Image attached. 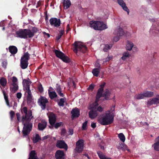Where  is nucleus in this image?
Here are the masks:
<instances>
[{"label":"nucleus","mask_w":159,"mask_h":159,"mask_svg":"<svg viewBox=\"0 0 159 159\" xmlns=\"http://www.w3.org/2000/svg\"><path fill=\"white\" fill-rule=\"evenodd\" d=\"M22 114H24L22 116V121L24 125L22 133L24 136L28 135L31 130L32 128V123L30 122L31 120L33 118L32 115V111L28 110L27 107H24L21 109Z\"/></svg>","instance_id":"nucleus-1"},{"label":"nucleus","mask_w":159,"mask_h":159,"mask_svg":"<svg viewBox=\"0 0 159 159\" xmlns=\"http://www.w3.org/2000/svg\"><path fill=\"white\" fill-rule=\"evenodd\" d=\"M114 116L110 112L103 114L98 119V122L102 125H106L111 124L113 121Z\"/></svg>","instance_id":"nucleus-2"},{"label":"nucleus","mask_w":159,"mask_h":159,"mask_svg":"<svg viewBox=\"0 0 159 159\" xmlns=\"http://www.w3.org/2000/svg\"><path fill=\"white\" fill-rule=\"evenodd\" d=\"M89 26L95 30L102 31L107 29V27L103 21L92 20L89 23Z\"/></svg>","instance_id":"nucleus-3"},{"label":"nucleus","mask_w":159,"mask_h":159,"mask_svg":"<svg viewBox=\"0 0 159 159\" xmlns=\"http://www.w3.org/2000/svg\"><path fill=\"white\" fill-rule=\"evenodd\" d=\"M31 82L29 79L28 80L24 79L23 81V89L25 91V93H27L28 95L27 96L28 102H30L32 99V95L31 91L30 89V86Z\"/></svg>","instance_id":"nucleus-4"},{"label":"nucleus","mask_w":159,"mask_h":159,"mask_svg":"<svg viewBox=\"0 0 159 159\" xmlns=\"http://www.w3.org/2000/svg\"><path fill=\"white\" fill-rule=\"evenodd\" d=\"M17 37L21 38L27 39L31 38L33 35V34L31 32V30L30 29H24L18 30L16 32Z\"/></svg>","instance_id":"nucleus-5"},{"label":"nucleus","mask_w":159,"mask_h":159,"mask_svg":"<svg viewBox=\"0 0 159 159\" xmlns=\"http://www.w3.org/2000/svg\"><path fill=\"white\" fill-rule=\"evenodd\" d=\"M74 52L76 53L78 52H80L83 53L86 52L87 51V48L85 45L79 42H75L74 43Z\"/></svg>","instance_id":"nucleus-6"},{"label":"nucleus","mask_w":159,"mask_h":159,"mask_svg":"<svg viewBox=\"0 0 159 159\" xmlns=\"http://www.w3.org/2000/svg\"><path fill=\"white\" fill-rule=\"evenodd\" d=\"M54 52L56 56L61 59L64 62L69 63L70 62V61L69 58L62 52L55 49Z\"/></svg>","instance_id":"nucleus-7"},{"label":"nucleus","mask_w":159,"mask_h":159,"mask_svg":"<svg viewBox=\"0 0 159 159\" xmlns=\"http://www.w3.org/2000/svg\"><path fill=\"white\" fill-rule=\"evenodd\" d=\"M113 34L116 35V36L114 37L113 40L115 42H117L120 39V37L122 36L124 34L126 35V33H125V32L123 29L119 27L118 29H116L115 30Z\"/></svg>","instance_id":"nucleus-8"},{"label":"nucleus","mask_w":159,"mask_h":159,"mask_svg":"<svg viewBox=\"0 0 159 159\" xmlns=\"http://www.w3.org/2000/svg\"><path fill=\"white\" fill-rule=\"evenodd\" d=\"M38 103L42 110H44L46 108V104L48 103V99L45 97L41 96L38 99Z\"/></svg>","instance_id":"nucleus-9"},{"label":"nucleus","mask_w":159,"mask_h":159,"mask_svg":"<svg viewBox=\"0 0 159 159\" xmlns=\"http://www.w3.org/2000/svg\"><path fill=\"white\" fill-rule=\"evenodd\" d=\"M84 146V141L83 139L79 140L76 144L75 151L78 153H80L82 152Z\"/></svg>","instance_id":"nucleus-10"},{"label":"nucleus","mask_w":159,"mask_h":159,"mask_svg":"<svg viewBox=\"0 0 159 159\" xmlns=\"http://www.w3.org/2000/svg\"><path fill=\"white\" fill-rule=\"evenodd\" d=\"M159 104V95H157L156 97L149 99L147 102L148 107H149L153 104Z\"/></svg>","instance_id":"nucleus-11"},{"label":"nucleus","mask_w":159,"mask_h":159,"mask_svg":"<svg viewBox=\"0 0 159 159\" xmlns=\"http://www.w3.org/2000/svg\"><path fill=\"white\" fill-rule=\"evenodd\" d=\"M49 22L52 25L58 27L61 25V20L59 19L56 18H52L49 20Z\"/></svg>","instance_id":"nucleus-12"},{"label":"nucleus","mask_w":159,"mask_h":159,"mask_svg":"<svg viewBox=\"0 0 159 159\" xmlns=\"http://www.w3.org/2000/svg\"><path fill=\"white\" fill-rule=\"evenodd\" d=\"M65 154L62 150H58L56 151L55 154L56 159H64Z\"/></svg>","instance_id":"nucleus-13"},{"label":"nucleus","mask_w":159,"mask_h":159,"mask_svg":"<svg viewBox=\"0 0 159 159\" xmlns=\"http://www.w3.org/2000/svg\"><path fill=\"white\" fill-rule=\"evenodd\" d=\"M49 122L52 126H53L56 121V117L55 114L51 113L48 116Z\"/></svg>","instance_id":"nucleus-14"},{"label":"nucleus","mask_w":159,"mask_h":159,"mask_svg":"<svg viewBox=\"0 0 159 159\" xmlns=\"http://www.w3.org/2000/svg\"><path fill=\"white\" fill-rule=\"evenodd\" d=\"M56 147L61 148H64L66 150L68 149L67 144L63 140H59L57 142Z\"/></svg>","instance_id":"nucleus-15"},{"label":"nucleus","mask_w":159,"mask_h":159,"mask_svg":"<svg viewBox=\"0 0 159 159\" xmlns=\"http://www.w3.org/2000/svg\"><path fill=\"white\" fill-rule=\"evenodd\" d=\"M47 122L44 120L41 121L38 123V129L40 131H43L47 127Z\"/></svg>","instance_id":"nucleus-16"},{"label":"nucleus","mask_w":159,"mask_h":159,"mask_svg":"<svg viewBox=\"0 0 159 159\" xmlns=\"http://www.w3.org/2000/svg\"><path fill=\"white\" fill-rule=\"evenodd\" d=\"M71 117L72 119L78 117L80 115V111L79 109L77 108L72 110L71 111Z\"/></svg>","instance_id":"nucleus-17"},{"label":"nucleus","mask_w":159,"mask_h":159,"mask_svg":"<svg viewBox=\"0 0 159 159\" xmlns=\"http://www.w3.org/2000/svg\"><path fill=\"white\" fill-rule=\"evenodd\" d=\"M30 59V55L28 52L24 53V55L21 57L20 62L28 63V60Z\"/></svg>","instance_id":"nucleus-18"},{"label":"nucleus","mask_w":159,"mask_h":159,"mask_svg":"<svg viewBox=\"0 0 159 159\" xmlns=\"http://www.w3.org/2000/svg\"><path fill=\"white\" fill-rule=\"evenodd\" d=\"M118 3L122 7L123 10L127 11L128 14L129 13V9L126 6V4L123 0H117Z\"/></svg>","instance_id":"nucleus-19"},{"label":"nucleus","mask_w":159,"mask_h":159,"mask_svg":"<svg viewBox=\"0 0 159 159\" xmlns=\"http://www.w3.org/2000/svg\"><path fill=\"white\" fill-rule=\"evenodd\" d=\"M55 90L58 95L61 97H63L64 95L62 93V89L60 84H57L56 85Z\"/></svg>","instance_id":"nucleus-20"},{"label":"nucleus","mask_w":159,"mask_h":159,"mask_svg":"<svg viewBox=\"0 0 159 159\" xmlns=\"http://www.w3.org/2000/svg\"><path fill=\"white\" fill-rule=\"evenodd\" d=\"M89 117L91 119L95 118L98 115V113L96 110H91L89 112Z\"/></svg>","instance_id":"nucleus-21"},{"label":"nucleus","mask_w":159,"mask_h":159,"mask_svg":"<svg viewBox=\"0 0 159 159\" xmlns=\"http://www.w3.org/2000/svg\"><path fill=\"white\" fill-rule=\"evenodd\" d=\"M8 49L9 52L13 55L16 54L18 51L17 48L14 46H10L8 48Z\"/></svg>","instance_id":"nucleus-22"},{"label":"nucleus","mask_w":159,"mask_h":159,"mask_svg":"<svg viewBox=\"0 0 159 159\" xmlns=\"http://www.w3.org/2000/svg\"><path fill=\"white\" fill-rule=\"evenodd\" d=\"M63 5L65 9L68 8L71 5V2L70 0H63Z\"/></svg>","instance_id":"nucleus-23"},{"label":"nucleus","mask_w":159,"mask_h":159,"mask_svg":"<svg viewBox=\"0 0 159 159\" xmlns=\"http://www.w3.org/2000/svg\"><path fill=\"white\" fill-rule=\"evenodd\" d=\"M110 93L109 90L106 89L103 94L102 97H104L106 100H108L110 97Z\"/></svg>","instance_id":"nucleus-24"},{"label":"nucleus","mask_w":159,"mask_h":159,"mask_svg":"<svg viewBox=\"0 0 159 159\" xmlns=\"http://www.w3.org/2000/svg\"><path fill=\"white\" fill-rule=\"evenodd\" d=\"M48 94L49 97L51 99H53L57 97L56 93L54 91H50L48 90Z\"/></svg>","instance_id":"nucleus-25"},{"label":"nucleus","mask_w":159,"mask_h":159,"mask_svg":"<svg viewBox=\"0 0 159 159\" xmlns=\"http://www.w3.org/2000/svg\"><path fill=\"white\" fill-rule=\"evenodd\" d=\"M29 155L30 157L29 158H30V159H38L35 151H31Z\"/></svg>","instance_id":"nucleus-26"},{"label":"nucleus","mask_w":159,"mask_h":159,"mask_svg":"<svg viewBox=\"0 0 159 159\" xmlns=\"http://www.w3.org/2000/svg\"><path fill=\"white\" fill-rule=\"evenodd\" d=\"M157 141L152 145V147L153 148L154 150L156 151H159V140L155 141Z\"/></svg>","instance_id":"nucleus-27"},{"label":"nucleus","mask_w":159,"mask_h":159,"mask_svg":"<svg viewBox=\"0 0 159 159\" xmlns=\"http://www.w3.org/2000/svg\"><path fill=\"white\" fill-rule=\"evenodd\" d=\"M2 93L4 95V98L5 100L7 105L9 107H11V106L10 105L9 103L8 98V96L4 90L2 91Z\"/></svg>","instance_id":"nucleus-28"},{"label":"nucleus","mask_w":159,"mask_h":159,"mask_svg":"<svg viewBox=\"0 0 159 159\" xmlns=\"http://www.w3.org/2000/svg\"><path fill=\"white\" fill-rule=\"evenodd\" d=\"M97 153L100 159H111L110 158L106 157L100 151H98Z\"/></svg>","instance_id":"nucleus-29"},{"label":"nucleus","mask_w":159,"mask_h":159,"mask_svg":"<svg viewBox=\"0 0 159 159\" xmlns=\"http://www.w3.org/2000/svg\"><path fill=\"white\" fill-rule=\"evenodd\" d=\"M133 43L129 41H127V43L126 44V50L129 51H130L133 47Z\"/></svg>","instance_id":"nucleus-30"},{"label":"nucleus","mask_w":159,"mask_h":159,"mask_svg":"<svg viewBox=\"0 0 159 159\" xmlns=\"http://www.w3.org/2000/svg\"><path fill=\"white\" fill-rule=\"evenodd\" d=\"M100 69L99 68H95L92 70V73L94 76L98 77Z\"/></svg>","instance_id":"nucleus-31"},{"label":"nucleus","mask_w":159,"mask_h":159,"mask_svg":"<svg viewBox=\"0 0 159 159\" xmlns=\"http://www.w3.org/2000/svg\"><path fill=\"white\" fill-rule=\"evenodd\" d=\"M7 83L6 79L3 78L2 77L0 79V83L1 85L3 87H5Z\"/></svg>","instance_id":"nucleus-32"},{"label":"nucleus","mask_w":159,"mask_h":159,"mask_svg":"<svg viewBox=\"0 0 159 159\" xmlns=\"http://www.w3.org/2000/svg\"><path fill=\"white\" fill-rule=\"evenodd\" d=\"M66 98H61L58 103V105L60 107H63L64 106V103L66 101Z\"/></svg>","instance_id":"nucleus-33"},{"label":"nucleus","mask_w":159,"mask_h":159,"mask_svg":"<svg viewBox=\"0 0 159 159\" xmlns=\"http://www.w3.org/2000/svg\"><path fill=\"white\" fill-rule=\"evenodd\" d=\"M12 85L13 87L11 88V91L14 93L16 92L18 89V86L17 84L12 83Z\"/></svg>","instance_id":"nucleus-34"},{"label":"nucleus","mask_w":159,"mask_h":159,"mask_svg":"<svg viewBox=\"0 0 159 159\" xmlns=\"http://www.w3.org/2000/svg\"><path fill=\"white\" fill-rule=\"evenodd\" d=\"M103 93L99 92H97L96 96V101L98 102L99 101V99L101 97H102Z\"/></svg>","instance_id":"nucleus-35"},{"label":"nucleus","mask_w":159,"mask_h":159,"mask_svg":"<svg viewBox=\"0 0 159 159\" xmlns=\"http://www.w3.org/2000/svg\"><path fill=\"white\" fill-rule=\"evenodd\" d=\"M130 55L129 52L127 51L123 53V56L121 57V58L122 60H125L126 59L127 57H129Z\"/></svg>","instance_id":"nucleus-36"},{"label":"nucleus","mask_w":159,"mask_h":159,"mask_svg":"<svg viewBox=\"0 0 159 159\" xmlns=\"http://www.w3.org/2000/svg\"><path fill=\"white\" fill-rule=\"evenodd\" d=\"M145 92L146 98H151L154 95V93L152 92L146 91Z\"/></svg>","instance_id":"nucleus-37"},{"label":"nucleus","mask_w":159,"mask_h":159,"mask_svg":"<svg viewBox=\"0 0 159 159\" xmlns=\"http://www.w3.org/2000/svg\"><path fill=\"white\" fill-rule=\"evenodd\" d=\"M118 138L122 142H124L125 140V137L124 134L122 133H120L118 134Z\"/></svg>","instance_id":"nucleus-38"},{"label":"nucleus","mask_w":159,"mask_h":159,"mask_svg":"<svg viewBox=\"0 0 159 159\" xmlns=\"http://www.w3.org/2000/svg\"><path fill=\"white\" fill-rule=\"evenodd\" d=\"M41 140V138L39 134H37L35 135V137L33 138V141L34 143H37L39 140Z\"/></svg>","instance_id":"nucleus-39"},{"label":"nucleus","mask_w":159,"mask_h":159,"mask_svg":"<svg viewBox=\"0 0 159 159\" xmlns=\"http://www.w3.org/2000/svg\"><path fill=\"white\" fill-rule=\"evenodd\" d=\"M112 47V45L111 44L110 45L108 44H106L105 45V47L103 48V51L105 52H107L108 50L110 49Z\"/></svg>","instance_id":"nucleus-40"},{"label":"nucleus","mask_w":159,"mask_h":159,"mask_svg":"<svg viewBox=\"0 0 159 159\" xmlns=\"http://www.w3.org/2000/svg\"><path fill=\"white\" fill-rule=\"evenodd\" d=\"M28 63L23 62H20V66L21 68L22 69H25L28 66Z\"/></svg>","instance_id":"nucleus-41"},{"label":"nucleus","mask_w":159,"mask_h":159,"mask_svg":"<svg viewBox=\"0 0 159 159\" xmlns=\"http://www.w3.org/2000/svg\"><path fill=\"white\" fill-rule=\"evenodd\" d=\"M63 123L62 122H60L57 123L55 124V123L53 126L56 129H57L61 126L63 125Z\"/></svg>","instance_id":"nucleus-42"},{"label":"nucleus","mask_w":159,"mask_h":159,"mask_svg":"<svg viewBox=\"0 0 159 159\" xmlns=\"http://www.w3.org/2000/svg\"><path fill=\"white\" fill-rule=\"evenodd\" d=\"M38 89L39 92L40 93H42L43 92V88L42 87V85L41 84H40L38 86Z\"/></svg>","instance_id":"nucleus-43"},{"label":"nucleus","mask_w":159,"mask_h":159,"mask_svg":"<svg viewBox=\"0 0 159 159\" xmlns=\"http://www.w3.org/2000/svg\"><path fill=\"white\" fill-rule=\"evenodd\" d=\"M88 121H85L82 125V128L84 130H85L86 129V127L87 125Z\"/></svg>","instance_id":"nucleus-44"},{"label":"nucleus","mask_w":159,"mask_h":159,"mask_svg":"<svg viewBox=\"0 0 159 159\" xmlns=\"http://www.w3.org/2000/svg\"><path fill=\"white\" fill-rule=\"evenodd\" d=\"M38 30L35 27H33L32 29V31H31V32L33 34V37L34 36V34L36 33Z\"/></svg>","instance_id":"nucleus-45"},{"label":"nucleus","mask_w":159,"mask_h":159,"mask_svg":"<svg viewBox=\"0 0 159 159\" xmlns=\"http://www.w3.org/2000/svg\"><path fill=\"white\" fill-rule=\"evenodd\" d=\"M15 112L13 111H11L10 112V117L11 120H12L15 115Z\"/></svg>","instance_id":"nucleus-46"},{"label":"nucleus","mask_w":159,"mask_h":159,"mask_svg":"<svg viewBox=\"0 0 159 159\" xmlns=\"http://www.w3.org/2000/svg\"><path fill=\"white\" fill-rule=\"evenodd\" d=\"M144 98H146L145 92H144L140 94V99H143Z\"/></svg>","instance_id":"nucleus-47"},{"label":"nucleus","mask_w":159,"mask_h":159,"mask_svg":"<svg viewBox=\"0 0 159 159\" xmlns=\"http://www.w3.org/2000/svg\"><path fill=\"white\" fill-rule=\"evenodd\" d=\"M94 86L93 84H91L89 86L88 89L89 90H93L94 88Z\"/></svg>","instance_id":"nucleus-48"},{"label":"nucleus","mask_w":159,"mask_h":159,"mask_svg":"<svg viewBox=\"0 0 159 159\" xmlns=\"http://www.w3.org/2000/svg\"><path fill=\"white\" fill-rule=\"evenodd\" d=\"M17 79L16 77L14 76L12 77V83L17 84L16 82H17Z\"/></svg>","instance_id":"nucleus-49"},{"label":"nucleus","mask_w":159,"mask_h":159,"mask_svg":"<svg viewBox=\"0 0 159 159\" xmlns=\"http://www.w3.org/2000/svg\"><path fill=\"white\" fill-rule=\"evenodd\" d=\"M103 109L102 107L101 106H99L97 108L96 111H98L99 112H102V111H103Z\"/></svg>","instance_id":"nucleus-50"},{"label":"nucleus","mask_w":159,"mask_h":159,"mask_svg":"<svg viewBox=\"0 0 159 159\" xmlns=\"http://www.w3.org/2000/svg\"><path fill=\"white\" fill-rule=\"evenodd\" d=\"M7 64V62L6 61H3L2 62V66L5 68H6Z\"/></svg>","instance_id":"nucleus-51"},{"label":"nucleus","mask_w":159,"mask_h":159,"mask_svg":"<svg viewBox=\"0 0 159 159\" xmlns=\"http://www.w3.org/2000/svg\"><path fill=\"white\" fill-rule=\"evenodd\" d=\"M66 133V130L65 129H63L61 130V134L62 135H64Z\"/></svg>","instance_id":"nucleus-52"},{"label":"nucleus","mask_w":159,"mask_h":159,"mask_svg":"<svg viewBox=\"0 0 159 159\" xmlns=\"http://www.w3.org/2000/svg\"><path fill=\"white\" fill-rule=\"evenodd\" d=\"M22 96V94L21 93L19 92L16 94V97L18 99H20L21 98Z\"/></svg>","instance_id":"nucleus-53"},{"label":"nucleus","mask_w":159,"mask_h":159,"mask_svg":"<svg viewBox=\"0 0 159 159\" xmlns=\"http://www.w3.org/2000/svg\"><path fill=\"white\" fill-rule=\"evenodd\" d=\"M16 116L17 117V119L18 121H20V113H16Z\"/></svg>","instance_id":"nucleus-54"},{"label":"nucleus","mask_w":159,"mask_h":159,"mask_svg":"<svg viewBox=\"0 0 159 159\" xmlns=\"http://www.w3.org/2000/svg\"><path fill=\"white\" fill-rule=\"evenodd\" d=\"M45 20L46 21H48V17L47 15V12H46L45 13Z\"/></svg>","instance_id":"nucleus-55"},{"label":"nucleus","mask_w":159,"mask_h":159,"mask_svg":"<svg viewBox=\"0 0 159 159\" xmlns=\"http://www.w3.org/2000/svg\"><path fill=\"white\" fill-rule=\"evenodd\" d=\"M106 84V83L105 82H103L102 84L100 85V88H101L102 89H104V88Z\"/></svg>","instance_id":"nucleus-56"},{"label":"nucleus","mask_w":159,"mask_h":159,"mask_svg":"<svg viewBox=\"0 0 159 159\" xmlns=\"http://www.w3.org/2000/svg\"><path fill=\"white\" fill-rule=\"evenodd\" d=\"M64 33V30H61L59 31V33L58 34L61 36H62Z\"/></svg>","instance_id":"nucleus-57"},{"label":"nucleus","mask_w":159,"mask_h":159,"mask_svg":"<svg viewBox=\"0 0 159 159\" xmlns=\"http://www.w3.org/2000/svg\"><path fill=\"white\" fill-rule=\"evenodd\" d=\"M96 123H92L91 124V126L93 128H94L96 127Z\"/></svg>","instance_id":"nucleus-58"},{"label":"nucleus","mask_w":159,"mask_h":159,"mask_svg":"<svg viewBox=\"0 0 159 159\" xmlns=\"http://www.w3.org/2000/svg\"><path fill=\"white\" fill-rule=\"evenodd\" d=\"M73 132H74L73 130V129H70L69 130V133L70 135L73 134Z\"/></svg>","instance_id":"nucleus-59"},{"label":"nucleus","mask_w":159,"mask_h":159,"mask_svg":"<svg viewBox=\"0 0 159 159\" xmlns=\"http://www.w3.org/2000/svg\"><path fill=\"white\" fill-rule=\"evenodd\" d=\"M104 90V89H102L101 88H99L98 90V92H101V93H103V91Z\"/></svg>","instance_id":"nucleus-60"},{"label":"nucleus","mask_w":159,"mask_h":159,"mask_svg":"<svg viewBox=\"0 0 159 159\" xmlns=\"http://www.w3.org/2000/svg\"><path fill=\"white\" fill-rule=\"evenodd\" d=\"M122 145L123 146V147H124V149H126L127 150V151L128 152H130V150L129 149H127V147L126 145Z\"/></svg>","instance_id":"nucleus-61"},{"label":"nucleus","mask_w":159,"mask_h":159,"mask_svg":"<svg viewBox=\"0 0 159 159\" xmlns=\"http://www.w3.org/2000/svg\"><path fill=\"white\" fill-rule=\"evenodd\" d=\"M49 138V135L45 136L43 137V140H44L48 139Z\"/></svg>","instance_id":"nucleus-62"},{"label":"nucleus","mask_w":159,"mask_h":159,"mask_svg":"<svg viewBox=\"0 0 159 159\" xmlns=\"http://www.w3.org/2000/svg\"><path fill=\"white\" fill-rule=\"evenodd\" d=\"M66 32H67H67L70 30V25H69V24H68L67 25V28H66Z\"/></svg>","instance_id":"nucleus-63"},{"label":"nucleus","mask_w":159,"mask_h":159,"mask_svg":"<svg viewBox=\"0 0 159 159\" xmlns=\"http://www.w3.org/2000/svg\"><path fill=\"white\" fill-rule=\"evenodd\" d=\"M62 36L59 35V34H58L57 36L56 37V39L58 40H59L61 37Z\"/></svg>","instance_id":"nucleus-64"}]
</instances>
